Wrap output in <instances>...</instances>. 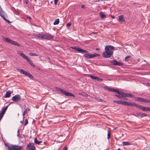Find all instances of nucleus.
<instances>
[{"label": "nucleus", "instance_id": "nucleus-13", "mask_svg": "<svg viewBox=\"0 0 150 150\" xmlns=\"http://www.w3.org/2000/svg\"><path fill=\"white\" fill-rule=\"evenodd\" d=\"M123 94L122 95L124 98L126 97H130L131 98H133L134 97V96L130 93H126L123 92Z\"/></svg>", "mask_w": 150, "mask_h": 150}, {"label": "nucleus", "instance_id": "nucleus-28", "mask_svg": "<svg viewBox=\"0 0 150 150\" xmlns=\"http://www.w3.org/2000/svg\"><path fill=\"white\" fill-rule=\"evenodd\" d=\"M95 99L96 100L98 101L101 102H105V101L101 99L98 98V97H96Z\"/></svg>", "mask_w": 150, "mask_h": 150}, {"label": "nucleus", "instance_id": "nucleus-10", "mask_svg": "<svg viewBox=\"0 0 150 150\" xmlns=\"http://www.w3.org/2000/svg\"><path fill=\"white\" fill-rule=\"evenodd\" d=\"M117 92V94L119 95L115 94V96L118 97L120 99H122V98H123V97L122 96V94H123V92L121 91H120L117 90L115 89L114 90V92Z\"/></svg>", "mask_w": 150, "mask_h": 150}, {"label": "nucleus", "instance_id": "nucleus-31", "mask_svg": "<svg viewBox=\"0 0 150 150\" xmlns=\"http://www.w3.org/2000/svg\"><path fill=\"white\" fill-rule=\"evenodd\" d=\"M59 23V19L58 18L53 23L54 25L58 24Z\"/></svg>", "mask_w": 150, "mask_h": 150}, {"label": "nucleus", "instance_id": "nucleus-1", "mask_svg": "<svg viewBox=\"0 0 150 150\" xmlns=\"http://www.w3.org/2000/svg\"><path fill=\"white\" fill-rule=\"evenodd\" d=\"M114 48V47L111 45H107L105 48V51H104L103 54V57L108 58L110 57L113 54L112 50Z\"/></svg>", "mask_w": 150, "mask_h": 150}, {"label": "nucleus", "instance_id": "nucleus-21", "mask_svg": "<svg viewBox=\"0 0 150 150\" xmlns=\"http://www.w3.org/2000/svg\"><path fill=\"white\" fill-rule=\"evenodd\" d=\"M27 61L28 62V63L32 67H35V66L33 64L32 61L30 59H29V58H28L27 60Z\"/></svg>", "mask_w": 150, "mask_h": 150}, {"label": "nucleus", "instance_id": "nucleus-27", "mask_svg": "<svg viewBox=\"0 0 150 150\" xmlns=\"http://www.w3.org/2000/svg\"><path fill=\"white\" fill-rule=\"evenodd\" d=\"M42 142V141H38L36 137L34 139V143L36 144H40V143Z\"/></svg>", "mask_w": 150, "mask_h": 150}, {"label": "nucleus", "instance_id": "nucleus-2", "mask_svg": "<svg viewBox=\"0 0 150 150\" xmlns=\"http://www.w3.org/2000/svg\"><path fill=\"white\" fill-rule=\"evenodd\" d=\"M3 39L4 40L8 42V43H11L12 45L17 46L18 47H20L21 45L19 43H17V42L13 41L12 40L10 39L7 38L5 37H3Z\"/></svg>", "mask_w": 150, "mask_h": 150}, {"label": "nucleus", "instance_id": "nucleus-41", "mask_svg": "<svg viewBox=\"0 0 150 150\" xmlns=\"http://www.w3.org/2000/svg\"><path fill=\"white\" fill-rule=\"evenodd\" d=\"M110 132L109 131H108V134H107L108 139H109L110 137Z\"/></svg>", "mask_w": 150, "mask_h": 150}, {"label": "nucleus", "instance_id": "nucleus-32", "mask_svg": "<svg viewBox=\"0 0 150 150\" xmlns=\"http://www.w3.org/2000/svg\"><path fill=\"white\" fill-rule=\"evenodd\" d=\"M100 15L102 19H104V18H105L106 17L105 15L103 13H100Z\"/></svg>", "mask_w": 150, "mask_h": 150}, {"label": "nucleus", "instance_id": "nucleus-7", "mask_svg": "<svg viewBox=\"0 0 150 150\" xmlns=\"http://www.w3.org/2000/svg\"><path fill=\"white\" fill-rule=\"evenodd\" d=\"M26 149L27 150H35V146L33 143H30L27 145Z\"/></svg>", "mask_w": 150, "mask_h": 150}, {"label": "nucleus", "instance_id": "nucleus-33", "mask_svg": "<svg viewBox=\"0 0 150 150\" xmlns=\"http://www.w3.org/2000/svg\"><path fill=\"white\" fill-rule=\"evenodd\" d=\"M113 102L115 103H116L118 104H122V101L121 100H114Z\"/></svg>", "mask_w": 150, "mask_h": 150}, {"label": "nucleus", "instance_id": "nucleus-49", "mask_svg": "<svg viewBox=\"0 0 150 150\" xmlns=\"http://www.w3.org/2000/svg\"><path fill=\"white\" fill-rule=\"evenodd\" d=\"M84 7H85V6L84 5H82L81 6V8H84Z\"/></svg>", "mask_w": 150, "mask_h": 150}, {"label": "nucleus", "instance_id": "nucleus-12", "mask_svg": "<svg viewBox=\"0 0 150 150\" xmlns=\"http://www.w3.org/2000/svg\"><path fill=\"white\" fill-rule=\"evenodd\" d=\"M138 108L142 110L143 111H150V108L147 107H143L142 105L138 106Z\"/></svg>", "mask_w": 150, "mask_h": 150}, {"label": "nucleus", "instance_id": "nucleus-22", "mask_svg": "<svg viewBox=\"0 0 150 150\" xmlns=\"http://www.w3.org/2000/svg\"><path fill=\"white\" fill-rule=\"evenodd\" d=\"M23 58L27 60L28 57L27 56H26L24 54L20 52L18 53Z\"/></svg>", "mask_w": 150, "mask_h": 150}, {"label": "nucleus", "instance_id": "nucleus-26", "mask_svg": "<svg viewBox=\"0 0 150 150\" xmlns=\"http://www.w3.org/2000/svg\"><path fill=\"white\" fill-rule=\"evenodd\" d=\"M118 62H117L115 60L111 61L110 63L111 64L114 65H117L118 64Z\"/></svg>", "mask_w": 150, "mask_h": 150}, {"label": "nucleus", "instance_id": "nucleus-19", "mask_svg": "<svg viewBox=\"0 0 150 150\" xmlns=\"http://www.w3.org/2000/svg\"><path fill=\"white\" fill-rule=\"evenodd\" d=\"M44 35L42 33H38L36 35V36L38 38H40L41 39H44Z\"/></svg>", "mask_w": 150, "mask_h": 150}, {"label": "nucleus", "instance_id": "nucleus-14", "mask_svg": "<svg viewBox=\"0 0 150 150\" xmlns=\"http://www.w3.org/2000/svg\"><path fill=\"white\" fill-rule=\"evenodd\" d=\"M53 38V36L50 34H44V39H46L47 40H50Z\"/></svg>", "mask_w": 150, "mask_h": 150}, {"label": "nucleus", "instance_id": "nucleus-3", "mask_svg": "<svg viewBox=\"0 0 150 150\" xmlns=\"http://www.w3.org/2000/svg\"><path fill=\"white\" fill-rule=\"evenodd\" d=\"M57 90L62 93L63 94H64L65 96H71L74 97H75V96L74 94H72L70 93H69L64 90L63 89L57 87Z\"/></svg>", "mask_w": 150, "mask_h": 150}, {"label": "nucleus", "instance_id": "nucleus-34", "mask_svg": "<svg viewBox=\"0 0 150 150\" xmlns=\"http://www.w3.org/2000/svg\"><path fill=\"white\" fill-rule=\"evenodd\" d=\"M144 102L145 103H150V100L144 99Z\"/></svg>", "mask_w": 150, "mask_h": 150}, {"label": "nucleus", "instance_id": "nucleus-5", "mask_svg": "<svg viewBox=\"0 0 150 150\" xmlns=\"http://www.w3.org/2000/svg\"><path fill=\"white\" fill-rule=\"evenodd\" d=\"M22 147L21 146H19L16 145H11L8 146V150H21Z\"/></svg>", "mask_w": 150, "mask_h": 150}, {"label": "nucleus", "instance_id": "nucleus-52", "mask_svg": "<svg viewBox=\"0 0 150 150\" xmlns=\"http://www.w3.org/2000/svg\"><path fill=\"white\" fill-rule=\"evenodd\" d=\"M23 120L24 119H23V120L20 121V122L22 124H23Z\"/></svg>", "mask_w": 150, "mask_h": 150}, {"label": "nucleus", "instance_id": "nucleus-55", "mask_svg": "<svg viewBox=\"0 0 150 150\" xmlns=\"http://www.w3.org/2000/svg\"><path fill=\"white\" fill-rule=\"evenodd\" d=\"M94 33V34H95V33H96V32H93V33Z\"/></svg>", "mask_w": 150, "mask_h": 150}, {"label": "nucleus", "instance_id": "nucleus-17", "mask_svg": "<svg viewBox=\"0 0 150 150\" xmlns=\"http://www.w3.org/2000/svg\"><path fill=\"white\" fill-rule=\"evenodd\" d=\"M119 21L122 23L125 22V20L123 15H120L119 16Z\"/></svg>", "mask_w": 150, "mask_h": 150}, {"label": "nucleus", "instance_id": "nucleus-48", "mask_svg": "<svg viewBox=\"0 0 150 150\" xmlns=\"http://www.w3.org/2000/svg\"><path fill=\"white\" fill-rule=\"evenodd\" d=\"M27 18L28 19L31 20V17L30 16H28L27 17Z\"/></svg>", "mask_w": 150, "mask_h": 150}, {"label": "nucleus", "instance_id": "nucleus-40", "mask_svg": "<svg viewBox=\"0 0 150 150\" xmlns=\"http://www.w3.org/2000/svg\"><path fill=\"white\" fill-rule=\"evenodd\" d=\"M131 58V56H127L126 57H125V59L126 61H127L129 60V59Z\"/></svg>", "mask_w": 150, "mask_h": 150}, {"label": "nucleus", "instance_id": "nucleus-54", "mask_svg": "<svg viewBox=\"0 0 150 150\" xmlns=\"http://www.w3.org/2000/svg\"><path fill=\"white\" fill-rule=\"evenodd\" d=\"M111 17L113 18H114L115 17L114 16H111Z\"/></svg>", "mask_w": 150, "mask_h": 150}, {"label": "nucleus", "instance_id": "nucleus-53", "mask_svg": "<svg viewBox=\"0 0 150 150\" xmlns=\"http://www.w3.org/2000/svg\"><path fill=\"white\" fill-rule=\"evenodd\" d=\"M25 3H26V4H28V0H26L25 1Z\"/></svg>", "mask_w": 150, "mask_h": 150}, {"label": "nucleus", "instance_id": "nucleus-11", "mask_svg": "<svg viewBox=\"0 0 150 150\" xmlns=\"http://www.w3.org/2000/svg\"><path fill=\"white\" fill-rule=\"evenodd\" d=\"M88 76L90 77L91 79H94L96 80H97L98 81H103V80L102 78H99L97 76H93L92 75H88Z\"/></svg>", "mask_w": 150, "mask_h": 150}, {"label": "nucleus", "instance_id": "nucleus-30", "mask_svg": "<svg viewBox=\"0 0 150 150\" xmlns=\"http://www.w3.org/2000/svg\"><path fill=\"white\" fill-rule=\"evenodd\" d=\"M144 99L140 98L138 97L137 99V100L139 102H144Z\"/></svg>", "mask_w": 150, "mask_h": 150}, {"label": "nucleus", "instance_id": "nucleus-29", "mask_svg": "<svg viewBox=\"0 0 150 150\" xmlns=\"http://www.w3.org/2000/svg\"><path fill=\"white\" fill-rule=\"evenodd\" d=\"M129 102L122 101V105L128 106Z\"/></svg>", "mask_w": 150, "mask_h": 150}, {"label": "nucleus", "instance_id": "nucleus-57", "mask_svg": "<svg viewBox=\"0 0 150 150\" xmlns=\"http://www.w3.org/2000/svg\"><path fill=\"white\" fill-rule=\"evenodd\" d=\"M125 99L126 100H127V98Z\"/></svg>", "mask_w": 150, "mask_h": 150}, {"label": "nucleus", "instance_id": "nucleus-8", "mask_svg": "<svg viewBox=\"0 0 150 150\" xmlns=\"http://www.w3.org/2000/svg\"><path fill=\"white\" fill-rule=\"evenodd\" d=\"M71 48L73 49H74L75 50L78 52H80V53H83V52L87 53L88 52L87 50H84L79 47H77L76 46L71 47Z\"/></svg>", "mask_w": 150, "mask_h": 150}, {"label": "nucleus", "instance_id": "nucleus-43", "mask_svg": "<svg viewBox=\"0 0 150 150\" xmlns=\"http://www.w3.org/2000/svg\"><path fill=\"white\" fill-rule=\"evenodd\" d=\"M123 65V64L121 62H118L117 66H121Z\"/></svg>", "mask_w": 150, "mask_h": 150}, {"label": "nucleus", "instance_id": "nucleus-9", "mask_svg": "<svg viewBox=\"0 0 150 150\" xmlns=\"http://www.w3.org/2000/svg\"><path fill=\"white\" fill-rule=\"evenodd\" d=\"M21 99V96L17 94L13 97L12 100L14 102L19 101Z\"/></svg>", "mask_w": 150, "mask_h": 150}, {"label": "nucleus", "instance_id": "nucleus-37", "mask_svg": "<svg viewBox=\"0 0 150 150\" xmlns=\"http://www.w3.org/2000/svg\"><path fill=\"white\" fill-rule=\"evenodd\" d=\"M6 110L5 108H4L2 109L1 112V113L4 114V113H5V112H6Z\"/></svg>", "mask_w": 150, "mask_h": 150}, {"label": "nucleus", "instance_id": "nucleus-42", "mask_svg": "<svg viewBox=\"0 0 150 150\" xmlns=\"http://www.w3.org/2000/svg\"><path fill=\"white\" fill-rule=\"evenodd\" d=\"M25 124H24V126L26 125L28 123V120L27 119H25Z\"/></svg>", "mask_w": 150, "mask_h": 150}, {"label": "nucleus", "instance_id": "nucleus-47", "mask_svg": "<svg viewBox=\"0 0 150 150\" xmlns=\"http://www.w3.org/2000/svg\"><path fill=\"white\" fill-rule=\"evenodd\" d=\"M4 144H5V146H7L8 148V146H9L11 145H8V144L6 143H5Z\"/></svg>", "mask_w": 150, "mask_h": 150}, {"label": "nucleus", "instance_id": "nucleus-24", "mask_svg": "<svg viewBox=\"0 0 150 150\" xmlns=\"http://www.w3.org/2000/svg\"><path fill=\"white\" fill-rule=\"evenodd\" d=\"M137 114L138 115L142 116L143 117H145L147 116L146 114V113H144L143 112H137Z\"/></svg>", "mask_w": 150, "mask_h": 150}, {"label": "nucleus", "instance_id": "nucleus-56", "mask_svg": "<svg viewBox=\"0 0 150 150\" xmlns=\"http://www.w3.org/2000/svg\"><path fill=\"white\" fill-rule=\"evenodd\" d=\"M120 148H118L116 150H120Z\"/></svg>", "mask_w": 150, "mask_h": 150}, {"label": "nucleus", "instance_id": "nucleus-18", "mask_svg": "<svg viewBox=\"0 0 150 150\" xmlns=\"http://www.w3.org/2000/svg\"><path fill=\"white\" fill-rule=\"evenodd\" d=\"M139 105H137L135 103H133L131 102H129L128 106L133 107L134 106H135L138 108V106Z\"/></svg>", "mask_w": 150, "mask_h": 150}, {"label": "nucleus", "instance_id": "nucleus-36", "mask_svg": "<svg viewBox=\"0 0 150 150\" xmlns=\"http://www.w3.org/2000/svg\"><path fill=\"white\" fill-rule=\"evenodd\" d=\"M89 54H85L83 55V57H85L88 58H89Z\"/></svg>", "mask_w": 150, "mask_h": 150}, {"label": "nucleus", "instance_id": "nucleus-6", "mask_svg": "<svg viewBox=\"0 0 150 150\" xmlns=\"http://www.w3.org/2000/svg\"><path fill=\"white\" fill-rule=\"evenodd\" d=\"M0 16L6 21L8 23H10L9 21L7 20L6 18L7 16L6 14L3 11L1 6H0Z\"/></svg>", "mask_w": 150, "mask_h": 150}, {"label": "nucleus", "instance_id": "nucleus-50", "mask_svg": "<svg viewBox=\"0 0 150 150\" xmlns=\"http://www.w3.org/2000/svg\"><path fill=\"white\" fill-rule=\"evenodd\" d=\"M10 104H9V105H7L6 107H4V108H5L6 110H7V108L8 107V106Z\"/></svg>", "mask_w": 150, "mask_h": 150}, {"label": "nucleus", "instance_id": "nucleus-35", "mask_svg": "<svg viewBox=\"0 0 150 150\" xmlns=\"http://www.w3.org/2000/svg\"><path fill=\"white\" fill-rule=\"evenodd\" d=\"M81 94L86 97L88 96V95L86 93L84 92L81 93Z\"/></svg>", "mask_w": 150, "mask_h": 150}, {"label": "nucleus", "instance_id": "nucleus-38", "mask_svg": "<svg viewBox=\"0 0 150 150\" xmlns=\"http://www.w3.org/2000/svg\"><path fill=\"white\" fill-rule=\"evenodd\" d=\"M29 54L31 56H38L37 54L32 53H30Z\"/></svg>", "mask_w": 150, "mask_h": 150}, {"label": "nucleus", "instance_id": "nucleus-4", "mask_svg": "<svg viewBox=\"0 0 150 150\" xmlns=\"http://www.w3.org/2000/svg\"><path fill=\"white\" fill-rule=\"evenodd\" d=\"M17 70L19 71L21 73L25 75V76H28L29 78L33 79V77L30 73L23 70L22 69H17Z\"/></svg>", "mask_w": 150, "mask_h": 150}, {"label": "nucleus", "instance_id": "nucleus-46", "mask_svg": "<svg viewBox=\"0 0 150 150\" xmlns=\"http://www.w3.org/2000/svg\"><path fill=\"white\" fill-rule=\"evenodd\" d=\"M63 150H68L67 147L66 146L64 147Z\"/></svg>", "mask_w": 150, "mask_h": 150}, {"label": "nucleus", "instance_id": "nucleus-20", "mask_svg": "<svg viewBox=\"0 0 150 150\" xmlns=\"http://www.w3.org/2000/svg\"><path fill=\"white\" fill-rule=\"evenodd\" d=\"M104 88L106 89L107 90H108L109 91H112V92H114V90H115V89H114L113 88H111L110 87L107 86H105L104 87Z\"/></svg>", "mask_w": 150, "mask_h": 150}, {"label": "nucleus", "instance_id": "nucleus-15", "mask_svg": "<svg viewBox=\"0 0 150 150\" xmlns=\"http://www.w3.org/2000/svg\"><path fill=\"white\" fill-rule=\"evenodd\" d=\"M12 92L11 91H8L6 92V94L4 96V97L6 98H9L10 97Z\"/></svg>", "mask_w": 150, "mask_h": 150}, {"label": "nucleus", "instance_id": "nucleus-16", "mask_svg": "<svg viewBox=\"0 0 150 150\" xmlns=\"http://www.w3.org/2000/svg\"><path fill=\"white\" fill-rule=\"evenodd\" d=\"M100 54L96 53H94L93 54H89V58H93L95 57L100 56Z\"/></svg>", "mask_w": 150, "mask_h": 150}, {"label": "nucleus", "instance_id": "nucleus-23", "mask_svg": "<svg viewBox=\"0 0 150 150\" xmlns=\"http://www.w3.org/2000/svg\"><path fill=\"white\" fill-rule=\"evenodd\" d=\"M30 109L29 108H27L24 111L23 113V119H24V115L25 114H27L28 113V112L30 110Z\"/></svg>", "mask_w": 150, "mask_h": 150}, {"label": "nucleus", "instance_id": "nucleus-51", "mask_svg": "<svg viewBox=\"0 0 150 150\" xmlns=\"http://www.w3.org/2000/svg\"><path fill=\"white\" fill-rule=\"evenodd\" d=\"M96 50H100V49L99 48H96Z\"/></svg>", "mask_w": 150, "mask_h": 150}, {"label": "nucleus", "instance_id": "nucleus-44", "mask_svg": "<svg viewBox=\"0 0 150 150\" xmlns=\"http://www.w3.org/2000/svg\"><path fill=\"white\" fill-rule=\"evenodd\" d=\"M58 0H54V3L55 5L57 4V3Z\"/></svg>", "mask_w": 150, "mask_h": 150}, {"label": "nucleus", "instance_id": "nucleus-25", "mask_svg": "<svg viewBox=\"0 0 150 150\" xmlns=\"http://www.w3.org/2000/svg\"><path fill=\"white\" fill-rule=\"evenodd\" d=\"M122 145L123 146L131 145V143L128 142H122Z\"/></svg>", "mask_w": 150, "mask_h": 150}, {"label": "nucleus", "instance_id": "nucleus-39", "mask_svg": "<svg viewBox=\"0 0 150 150\" xmlns=\"http://www.w3.org/2000/svg\"><path fill=\"white\" fill-rule=\"evenodd\" d=\"M4 114L0 112V121L1 120L2 117H3Z\"/></svg>", "mask_w": 150, "mask_h": 150}, {"label": "nucleus", "instance_id": "nucleus-45", "mask_svg": "<svg viewBox=\"0 0 150 150\" xmlns=\"http://www.w3.org/2000/svg\"><path fill=\"white\" fill-rule=\"evenodd\" d=\"M71 25V23H68L67 25V26H70Z\"/></svg>", "mask_w": 150, "mask_h": 150}]
</instances>
